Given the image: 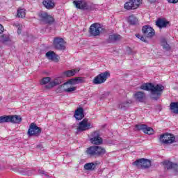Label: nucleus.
Returning <instances> with one entry per match:
<instances>
[{"label":"nucleus","instance_id":"obj_1","mask_svg":"<svg viewBox=\"0 0 178 178\" xmlns=\"http://www.w3.org/2000/svg\"><path fill=\"white\" fill-rule=\"evenodd\" d=\"M140 88L144 91H149L151 92L152 99H155L156 101L159 99V97L162 95V91L165 90V87H163V86L156 85L154 86V83H143Z\"/></svg>","mask_w":178,"mask_h":178},{"label":"nucleus","instance_id":"obj_2","mask_svg":"<svg viewBox=\"0 0 178 178\" xmlns=\"http://www.w3.org/2000/svg\"><path fill=\"white\" fill-rule=\"evenodd\" d=\"M142 33H143L145 37L140 34H136V37L141 41H143V42H148L147 38H152L155 35V30L149 25L143 26Z\"/></svg>","mask_w":178,"mask_h":178},{"label":"nucleus","instance_id":"obj_3","mask_svg":"<svg viewBox=\"0 0 178 178\" xmlns=\"http://www.w3.org/2000/svg\"><path fill=\"white\" fill-rule=\"evenodd\" d=\"M74 86V83H70V80H68L67 82L64 83L63 85H60L57 88V92H73L77 90V87L72 86Z\"/></svg>","mask_w":178,"mask_h":178},{"label":"nucleus","instance_id":"obj_4","mask_svg":"<svg viewBox=\"0 0 178 178\" xmlns=\"http://www.w3.org/2000/svg\"><path fill=\"white\" fill-rule=\"evenodd\" d=\"M143 3V0H129L124 5V9L127 10H134L137 9Z\"/></svg>","mask_w":178,"mask_h":178},{"label":"nucleus","instance_id":"obj_5","mask_svg":"<svg viewBox=\"0 0 178 178\" xmlns=\"http://www.w3.org/2000/svg\"><path fill=\"white\" fill-rule=\"evenodd\" d=\"M159 140L161 144L164 145H168V144H173L175 143L176 138L173 134H164L160 136Z\"/></svg>","mask_w":178,"mask_h":178},{"label":"nucleus","instance_id":"obj_6","mask_svg":"<svg viewBox=\"0 0 178 178\" xmlns=\"http://www.w3.org/2000/svg\"><path fill=\"white\" fill-rule=\"evenodd\" d=\"M104 31V28L102 25L99 23H95L90 26V34L93 37H97V35H99L101 33Z\"/></svg>","mask_w":178,"mask_h":178},{"label":"nucleus","instance_id":"obj_7","mask_svg":"<svg viewBox=\"0 0 178 178\" xmlns=\"http://www.w3.org/2000/svg\"><path fill=\"white\" fill-rule=\"evenodd\" d=\"M111 76L109 72L106 71L95 77L92 81L93 84H102L106 81L108 78Z\"/></svg>","mask_w":178,"mask_h":178},{"label":"nucleus","instance_id":"obj_8","mask_svg":"<svg viewBox=\"0 0 178 178\" xmlns=\"http://www.w3.org/2000/svg\"><path fill=\"white\" fill-rule=\"evenodd\" d=\"M53 45L56 49H59L60 51L66 49V42H65V40L60 37L54 38Z\"/></svg>","mask_w":178,"mask_h":178},{"label":"nucleus","instance_id":"obj_9","mask_svg":"<svg viewBox=\"0 0 178 178\" xmlns=\"http://www.w3.org/2000/svg\"><path fill=\"white\" fill-rule=\"evenodd\" d=\"M73 5L76 9H81V10H90L91 9V6L85 0H74Z\"/></svg>","mask_w":178,"mask_h":178},{"label":"nucleus","instance_id":"obj_10","mask_svg":"<svg viewBox=\"0 0 178 178\" xmlns=\"http://www.w3.org/2000/svg\"><path fill=\"white\" fill-rule=\"evenodd\" d=\"M92 129V124L89 122L88 119L85 118L81 122H79V124L77 128L78 131H86V130H90Z\"/></svg>","mask_w":178,"mask_h":178},{"label":"nucleus","instance_id":"obj_11","mask_svg":"<svg viewBox=\"0 0 178 178\" xmlns=\"http://www.w3.org/2000/svg\"><path fill=\"white\" fill-rule=\"evenodd\" d=\"M133 165H134V166H138V168L141 166L143 169H147V168L151 166V161L148 159H140L134 161Z\"/></svg>","mask_w":178,"mask_h":178},{"label":"nucleus","instance_id":"obj_12","mask_svg":"<svg viewBox=\"0 0 178 178\" xmlns=\"http://www.w3.org/2000/svg\"><path fill=\"white\" fill-rule=\"evenodd\" d=\"M41 134V128L37 127L34 123H31L28 130L29 136H40Z\"/></svg>","mask_w":178,"mask_h":178},{"label":"nucleus","instance_id":"obj_13","mask_svg":"<svg viewBox=\"0 0 178 178\" xmlns=\"http://www.w3.org/2000/svg\"><path fill=\"white\" fill-rule=\"evenodd\" d=\"M39 17L44 23L51 24L54 22V17L51 15H48V13L44 11H40L39 13Z\"/></svg>","mask_w":178,"mask_h":178},{"label":"nucleus","instance_id":"obj_14","mask_svg":"<svg viewBox=\"0 0 178 178\" xmlns=\"http://www.w3.org/2000/svg\"><path fill=\"white\" fill-rule=\"evenodd\" d=\"M136 130H141L145 134H154V129L148 127L145 124H138L135 127Z\"/></svg>","mask_w":178,"mask_h":178},{"label":"nucleus","instance_id":"obj_15","mask_svg":"<svg viewBox=\"0 0 178 178\" xmlns=\"http://www.w3.org/2000/svg\"><path fill=\"white\" fill-rule=\"evenodd\" d=\"M90 143L92 144H95V145H99V144H102V138H101L98 131H95L92 134Z\"/></svg>","mask_w":178,"mask_h":178},{"label":"nucleus","instance_id":"obj_16","mask_svg":"<svg viewBox=\"0 0 178 178\" xmlns=\"http://www.w3.org/2000/svg\"><path fill=\"white\" fill-rule=\"evenodd\" d=\"M170 24L169 21L166 20V19L159 18L156 22V26L159 27L160 29H166Z\"/></svg>","mask_w":178,"mask_h":178},{"label":"nucleus","instance_id":"obj_17","mask_svg":"<svg viewBox=\"0 0 178 178\" xmlns=\"http://www.w3.org/2000/svg\"><path fill=\"white\" fill-rule=\"evenodd\" d=\"M62 83V79L60 77H56L54 79H51V82L47 86L48 88H54L56 86H59Z\"/></svg>","mask_w":178,"mask_h":178},{"label":"nucleus","instance_id":"obj_18","mask_svg":"<svg viewBox=\"0 0 178 178\" xmlns=\"http://www.w3.org/2000/svg\"><path fill=\"white\" fill-rule=\"evenodd\" d=\"M145 92L143 91H138L134 94V98L139 102H144L145 101Z\"/></svg>","mask_w":178,"mask_h":178},{"label":"nucleus","instance_id":"obj_19","mask_svg":"<svg viewBox=\"0 0 178 178\" xmlns=\"http://www.w3.org/2000/svg\"><path fill=\"white\" fill-rule=\"evenodd\" d=\"M74 118L76 119V120H81V119L84 118V110L83 108L79 107L75 111Z\"/></svg>","mask_w":178,"mask_h":178},{"label":"nucleus","instance_id":"obj_20","mask_svg":"<svg viewBox=\"0 0 178 178\" xmlns=\"http://www.w3.org/2000/svg\"><path fill=\"white\" fill-rule=\"evenodd\" d=\"M47 58L50 60H54V62H58L59 60V56L55 54L54 51H50L46 54Z\"/></svg>","mask_w":178,"mask_h":178},{"label":"nucleus","instance_id":"obj_21","mask_svg":"<svg viewBox=\"0 0 178 178\" xmlns=\"http://www.w3.org/2000/svg\"><path fill=\"white\" fill-rule=\"evenodd\" d=\"M163 165L165 169H175V170H177L178 165L177 163H173L169 161H163Z\"/></svg>","mask_w":178,"mask_h":178},{"label":"nucleus","instance_id":"obj_22","mask_svg":"<svg viewBox=\"0 0 178 178\" xmlns=\"http://www.w3.org/2000/svg\"><path fill=\"white\" fill-rule=\"evenodd\" d=\"M80 70H70L65 71L63 72L62 77H72V76H74L77 73V72H79Z\"/></svg>","mask_w":178,"mask_h":178},{"label":"nucleus","instance_id":"obj_23","mask_svg":"<svg viewBox=\"0 0 178 178\" xmlns=\"http://www.w3.org/2000/svg\"><path fill=\"white\" fill-rule=\"evenodd\" d=\"M42 4L46 9H54L55 8V3L51 0L43 1Z\"/></svg>","mask_w":178,"mask_h":178},{"label":"nucleus","instance_id":"obj_24","mask_svg":"<svg viewBox=\"0 0 178 178\" xmlns=\"http://www.w3.org/2000/svg\"><path fill=\"white\" fill-rule=\"evenodd\" d=\"M97 165H98L97 162L87 163L84 165V169L85 170H94Z\"/></svg>","mask_w":178,"mask_h":178},{"label":"nucleus","instance_id":"obj_25","mask_svg":"<svg viewBox=\"0 0 178 178\" xmlns=\"http://www.w3.org/2000/svg\"><path fill=\"white\" fill-rule=\"evenodd\" d=\"M86 154L90 156H96L97 154V146H91L86 150Z\"/></svg>","mask_w":178,"mask_h":178},{"label":"nucleus","instance_id":"obj_26","mask_svg":"<svg viewBox=\"0 0 178 178\" xmlns=\"http://www.w3.org/2000/svg\"><path fill=\"white\" fill-rule=\"evenodd\" d=\"M11 123H22V117L20 115H9Z\"/></svg>","mask_w":178,"mask_h":178},{"label":"nucleus","instance_id":"obj_27","mask_svg":"<svg viewBox=\"0 0 178 178\" xmlns=\"http://www.w3.org/2000/svg\"><path fill=\"white\" fill-rule=\"evenodd\" d=\"M51 83V77H44L43 79H41L40 81V84L41 86H45V88L47 90H50L51 88H48V86Z\"/></svg>","mask_w":178,"mask_h":178},{"label":"nucleus","instance_id":"obj_28","mask_svg":"<svg viewBox=\"0 0 178 178\" xmlns=\"http://www.w3.org/2000/svg\"><path fill=\"white\" fill-rule=\"evenodd\" d=\"M0 42L2 44H8V42H10V35L9 34H3L0 37Z\"/></svg>","mask_w":178,"mask_h":178},{"label":"nucleus","instance_id":"obj_29","mask_svg":"<svg viewBox=\"0 0 178 178\" xmlns=\"http://www.w3.org/2000/svg\"><path fill=\"white\" fill-rule=\"evenodd\" d=\"M106 153V150L105 148L100 146H96V156H102L105 155Z\"/></svg>","mask_w":178,"mask_h":178},{"label":"nucleus","instance_id":"obj_30","mask_svg":"<svg viewBox=\"0 0 178 178\" xmlns=\"http://www.w3.org/2000/svg\"><path fill=\"white\" fill-rule=\"evenodd\" d=\"M170 109L172 113L178 114V102H171Z\"/></svg>","mask_w":178,"mask_h":178},{"label":"nucleus","instance_id":"obj_31","mask_svg":"<svg viewBox=\"0 0 178 178\" xmlns=\"http://www.w3.org/2000/svg\"><path fill=\"white\" fill-rule=\"evenodd\" d=\"M17 17H19L21 19H24L26 17V9L24 8H18L17 11Z\"/></svg>","mask_w":178,"mask_h":178},{"label":"nucleus","instance_id":"obj_32","mask_svg":"<svg viewBox=\"0 0 178 178\" xmlns=\"http://www.w3.org/2000/svg\"><path fill=\"white\" fill-rule=\"evenodd\" d=\"M118 40H120V35H118V34L110 35L108 38V42H115V41H118Z\"/></svg>","mask_w":178,"mask_h":178},{"label":"nucleus","instance_id":"obj_33","mask_svg":"<svg viewBox=\"0 0 178 178\" xmlns=\"http://www.w3.org/2000/svg\"><path fill=\"white\" fill-rule=\"evenodd\" d=\"M128 23L132 25H136L137 23H138V19L134 15H130L128 17Z\"/></svg>","mask_w":178,"mask_h":178},{"label":"nucleus","instance_id":"obj_34","mask_svg":"<svg viewBox=\"0 0 178 178\" xmlns=\"http://www.w3.org/2000/svg\"><path fill=\"white\" fill-rule=\"evenodd\" d=\"M132 102H133L131 100L124 102L119 105V108L121 109H126V108H129V106H130V104H131Z\"/></svg>","mask_w":178,"mask_h":178},{"label":"nucleus","instance_id":"obj_35","mask_svg":"<svg viewBox=\"0 0 178 178\" xmlns=\"http://www.w3.org/2000/svg\"><path fill=\"white\" fill-rule=\"evenodd\" d=\"M70 83H72L75 86V84H80L81 83H83V79L81 77H77L75 79H70Z\"/></svg>","mask_w":178,"mask_h":178},{"label":"nucleus","instance_id":"obj_36","mask_svg":"<svg viewBox=\"0 0 178 178\" xmlns=\"http://www.w3.org/2000/svg\"><path fill=\"white\" fill-rule=\"evenodd\" d=\"M161 45L164 51H169L170 49V46L166 42V40L163 39L161 42Z\"/></svg>","mask_w":178,"mask_h":178},{"label":"nucleus","instance_id":"obj_37","mask_svg":"<svg viewBox=\"0 0 178 178\" xmlns=\"http://www.w3.org/2000/svg\"><path fill=\"white\" fill-rule=\"evenodd\" d=\"M10 122L9 115H3L0 117V123H6Z\"/></svg>","mask_w":178,"mask_h":178},{"label":"nucleus","instance_id":"obj_38","mask_svg":"<svg viewBox=\"0 0 178 178\" xmlns=\"http://www.w3.org/2000/svg\"><path fill=\"white\" fill-rule=\"evenodd\" d=\"M15 26L17 29V33L22 34V30L23 29V26L20 25V24H19V23H15Z\"/></svg>","mask_w":178,"mask_h":178},{"label":"nucleus","instance_id":"obj_39","mask_svg":"<svg viewBox=\"0 0 178 178\" xmlns=\"http://www.w3.org/2000/svg\"><path fill=\"white\" fill-rule=\"evenodd\" d=\"M39 173H40V175H44L46 177V178H51V177H49V175H48L47 174V172H45V171H44L42 170H40Z\"/></svg>","mask_w":178,"mask_h":178},{"label":"nucleus","instance_id":"obj_40","mask_svg":"<svg viewBox=\"0 0 178 178\" xmlns=\"http://www.w3.org/2000/svg\"><path fill=\"white\" fill-rule=\"evenodd\" d=\"M168 3H178V0H167Z\"/></svg>","mask_w":178,"mask_h":178},{"label":"nucleus","instance_id":"obj_41","mask_svg":"<svg viewBox=\"0 0 178 178\" xmlns=\"http://www.w3.org/2000/svg\"><path fill=\"white\" fill-rule=\"evenodd\" d=\"M4 30L5 29L3 28V26H2V24H0V34H2Z\"/></svg>","mask_w":178,"mask_h":178},{"label":"nucleus","instance_id":"obj_42","mask_svg":"<svg viewBox=\"0 0 178 178\" xmlns=\"http://www.w3.org/2000/svg\"><path fill=\"white\" fill-rule=\"evenodd\" d=\"M1 99V98L0 97V100Z\"/></svg>","mask_w":178,"mask_h":178}]
</instances>
